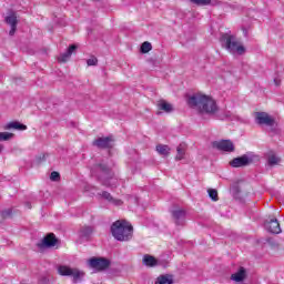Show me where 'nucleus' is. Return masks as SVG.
Segmentation results:
<instances>
[{
	"instance_id": "a878e982",
	"label": "nucleus",
	"mask_w": 284,
	"mask_h": 284,
	"mask_svg": "<svg viewBox=\"0 0 284 284\" xmlns=\"http://www.w3.org/2000/svg\"><path fill=\"white\" fill-rule=\"evenodd\" d=\"M152 50V43L145 41L142 43L141 45V52L142 54H148V52H150Z\"/></svg>"
},
{
	"instance_id": "39448f33",
	"label": "nucleus",
	"mask_w": 284,
	"mask_h": 284,
	"mask_svg": "<svg viewBox=\"0 0 284 284\" xmlns=\"http://www.w3.org/2000/svg\"><path fill=\"white\" fill-rule=\"evenodd\" d=\"M58 274H60V276H71L73 283H81L82 276H85V273L79 268H72L65 265L58 266Z\"/></svg>"
},
{
	"instance_id": "2f4dec72",
	"label": "nucleus",
	"mask_w": 284,
	"mask_h": 284,
	"mask_svg": "<svg viewBox=\"0 0 284 284\" xmlns=\"http://www.w3.org/2000/svg\"><path fill=\"white\" fill-rule=\"evenodd\" d=\"M50 179L52 181H59V179H61V175L59 174V172L53 171V172H51Z\"/></svg>"
},
{
	"instance_id": "9b49d317",
	"label": "nucleus",
	"mask_w": 284,
	"mask_h": 284,
	"mask_svg": "<svg viewBox=\"0 0 284 284\" xmlns=\"http://www.w3.org/2000/svg\"><path fill=\"white\" fill-rule=\"evenodd\" d=\"M57 243H59V240H57V236L53 233H50L44 236L41 242L38 243V247L40 250H43L45 247H54Z\"/></svg>"
},
{
	"instance_id": "20e7f679",
	"label": "nucleus",
	"mask_w": 284,
	"mask_h": 284,
	"mask_svg": "<svg viewBox=\"0 0 284 284\" xmlns=\"http://www.w3.org/2000/svg\"><path fill=\"white\" fill-rule=\"evenodd\" d=\"M256 161H258V155L248 152L242 156L234 158L230 162V165L231 168H247V165H252V163H256Z\"/></svg>"
},
{
	"instance_id": "cd10ccee",
	"label": "nucleus",
	"mask_w": 284,
	"mask_h": 284,
	"mask_svg": "<svg viewBox=\"0 0 284 284\" xmlns=\"http://www.w3.org/2000/svg\"><path fill=\"white\" fill-rule=\"evenodd\" d=\"M190 2L194 3V6H210L212 0H190Z\"/></svg>"
},
{
	"instance_id": "f03ea898",
	"label": "nucleus",
	"mask_w": 284,
	"mask_h": 284,
	"mask_svg": "<svg viewBox=\"0 0 284 284\" xmlns=\"http://www.w3.org/2000/svg\"><path fill=\"white\" fill-rule=\"evenodd\" d=\"M133 232L134 227L125 220H118L111 225V234L115 241H130Z\"/></svg>"
},
{
	"instance_id": "c85d7f7f",
	"label": "nucleus",
	"mask_w": 284,
	"mask_h": 284,
	"mask_svg": "<svg viewBox=\"0 0 284 284\" xmlns=\"http://www.w3.org/2000/svg\"><path fill=\"white\" fill-rule=\"evenodd\" d=\"M14 136L13 133L10 132H0V141H10Z\"/></svg>"
},
{
	"instance_id": "393cba45",
	"label": "nucleus",
	"mask_w": 284,
	"mask_h": 284,
	"mask_svg": "<svg viewBox=\"0 0 284 284\" xmlns=\"http://www.w3.org/2000/svg\"><path fill=\"white\" fill-rule=\"evenodd\" d=\"M278 163H281V158L271 154L267 158V165H270V168H274V165H278Z\"/></svg>"
},
{
	"instance_id": "412c9836",
	"label": "nucleus",
	"mask_w": 284,
	"mask_h": 284,
	"mask_svg": "<svg viewBox=\"0 0 284 284\" xmlns=\"http://www.w3.org/2000/svg\"><path fill=\"white\" fill-rule=\"evenodd\" d=\"M155 150L158 153L161 154V156H170V152L172 149H170L166 144H158L155 146Z\"/></svg>"
},
{
	"instance_id": "4468645a",
	"label": "nucleus",
	"mask_w": 284,
	"mask_h": 284,
	"mask_svg": "<svg viewBox=\"0 0 284 284\" xmlns=\"http://www.w3.org/2000/svg\"><path fill=\"white\" fill-rule=\"evenodd\" d=\"M156 108L159 110L156 114H161V112H165L166 114L174 112V106L165 100H159L156 102Z\"/></svg>"
},
{
	"instance_id": "dca6fc26",
	"label": "nucleus",
	"mask_w": 284,
	"mask_h": 284,
	"mask_svg": "<svg viewBox=\"0 0 284 284\" xmlns=\"http://www.w3.org/2000/svg\"><path fill=\"white\" fill-rule=\"evenodd\" d=\"M77 44H72L68 48L67 52L62 53L59 58L58 61L60 63H67V61H70V57H72V53L77 50Z\"/></svg>"
},
{
	"instance_id": "5701e85b",
	"label": "nucleus",
	"mask_w": 284,
	"mask_h": 284,
	"mask_svg": "<svg viewBox=\"0 0 284 284\" xmlns=\"http://www.w3.org/2000/svg\"><path fill=\"white\" fill-rule=\"evenodd\" d=\"M174 280L172 278V275H160L156 281L155 284H173Z\"/></svg>"
},
{
	"instance_id": "0eeeda50",
	"label": "nucleus",
	"mask_w": 284,
	"mask_h": 284,
	"mask_svg": "<svg viewBox=\"0 0 284 284\" xmlns=\"http://www.w3.org/2000/svg\"><path fill=\"white\" fill-rule=\"evenodd\" d=\"M255 122L257 125H266L267 128H274L276 120L267 112H256Z\"/></svg>"
},
{
	"instance_id": "423d86ee",
	"label": "nucleus",
	"mask_w": 284,
	"mask_h": 284,
	"mask_svg": "<svg viewBox=\"0 0 284 284\" xmlns=\"http://www.w3.org/2000/svg\"><path fill=\"white\" fill-rule=\"evenodd\" d=\"M94 171L98 172L97 176H98V179H100V181H102L103 185H110L105 181H108L109 179H112V176L114 174L112 173V170H110V168H108V165L97 164L94 166Z\"/></svg>"
},
{
	"instance_id": "f8f14e48",
	"label": "nucleus",
	"mask_w": 284,
	"mask_h": 284,
	"mask_svg": "<svg viewBox=\"0 0 284 284\" xmlns=\"http://www.w3.org/2000/svg\"><path fill=\"white\" fill-rule=\"evenodd\" d=\"M6 23L11 27L9 31L10 37H14V32H17V24L19 23L17 20V13H9V16L6 17Z\"/></svg>"
},
{
	"instance_id": "2eb2a0df",
	"label": "nucleus",
	"mask_w": 284,
	"mask_h": 284,
	"mask_svg": "<svg viewBox=\"0 0 284 284\" xmlns=\"http://www.w3.org/2000/svg\"><path fill=\"white\" fill-rule=\"evenodd\" d=\"M172 219L175 225H183V221H185V210L183 209H175L171 212Z\"/></svg>"
},
{
	"instance_id": "c756f323",
	"label": "nucleus",
	"mask_w": 284,
	"mask_h": 284,
	"mask_svg": "<svg viewBox=\"0 0 284 284\" xmlns=\"http://www.w3.org/2000/svg\"><path fill=\"white\" fill-rule=\"evenodd\" d=\"M2 221H6V219H10L12 216V209H7L2 212H0Z\"/></svg>"
},
{
	"instance_id": "7c9ffc66",
	"label": "nucleus",
	"mask_w": 284,
	"mask_h": 284,
	"mask_svg": "<svg viewBox=\"0 0 284 284\" xmlns=\"http://www.w3.org/2000/svg\"><path fill=\"white\" fill-rule=\"evenodd\" d=\"M87 65L89 67L99 65V59H97V57H91L90 59L87 60Z\"/></svg>"
},
{
	"instance_id": "1a4fd4ad",
	"label": "nucleus",
	"mask_w": 284,
	"mask_h": 284,
	"mask_svg": "<svg viewBox=\"0 0 284 284\" xmlns=\"http://www.w3.org/2000/svg\"><path fill=\"white\" fill-rule=\"evenodd\" d=\"M213 148L215 150H220V152H234V142L231 140H220V141H214L212 143Z\"/></svg>"
},
{
	"instance_id": "f3484780",
	"label": "nucleus",
	"mask_w": 284,
	"mask_h": 284,
	"mask_svg": "<svg viewBox=\"0 0 284 284\" xmlns=\"http://www.w3.org/2000/svg\"><path fill=\"white\" fill-rule=\"evenodd\" d=\"M93 232H94V229L92 226H82L79 232L80 239H84L85 241H89Z\"/></svg>"
},
{
	"instance_id": "72a5a7b5",
	"label": "nucleus",
	"mask_w": 284,
	"mask_h": 284,
	"mask_svg": "<svg viewBox=\"0 0 284 284\" xmlns=\"http://www.w3.org/2000/svg\"><path fill=\"white\" fill-rule=\"evenodd\" d=\"M275 85H281V81L274 80Z\"/></svg>"
},
{
	"instance_id": "f257e3e1",
	"label": "nucleus",
	"mask_w": 284,
	"mask_h": 284,
	"mask_svg": "<svg viewBox=\"0 0 284 284\" xmlns=\"http://www.w3.org/2000/svg\"><path fill=\"white\" fill-rule=\"evenodd\" d=\"M186 103L203 119H205V116H214V114L219 112L216 101L205 94L195 93L187 98Z\"/></svg>"
},
{
	"instance_id": "7ed1b4c3",
	"label": "nucleus",
	"mask_w": 284,
	"mask_h": 284,
	"mask_svg": "<svg viewBox=\"0 0 284 284\" xmlns=\"http://www.w3.org/2000/svg\"><path fill=\"white\" fill-rule=\"evenodd\" d=\"M223 48L230 52V54H240L242 55L245 52V47L239 42V39L235 36L230 33L222 34L220 39Z\"/></svg>"
},
{
	"instance_id": "f704fd0d",
	"label": "nucleus",
	"mask_w": 284,
	"mask_h": 284,
	"mask_svg": "<svg viewBox=\"0 0 284 284\" xmlns=\"http://www.w3.org/2000/svg\"><path fill=\"white\" fill-rule=\"evenodd\" d=\"M0 152H3V145L0 144Z\"/></svg>"
},
{
	"instance_id": "ddd939ff",
	"label": "nucleus",
	"mask_w": 284,
	"mask_h": 284,
	"mask_svg": "<svg viewBox=\"0 0 284 284\" xmlns=\"http://www.w3.org/2000/svg\"><path fill=\"white\" fill-rule=\"evenodd\" d=\"M265 230L270 232L271 234H281V224L278 223V220L272 219L268 222H265Z\"/></svg>"
},
{
	"instance_id": "6e6552de",
	"label": "nucleus",
	"mask_w": 284,
	"mask_h": 284,
	"mask_svg": "<svg viewBox=\"0 0 284 284\" xmlns=\"http://www.w3.org/2000/svg\"><path fill=\"white\" fill-rule=\"evenodd\" d=\"M89 265L98 272H103V270H108V267H110L111 262L105 257H93L89 261Z\"/></svg>"
},
{
	"instance_id": "6ab92c4d",
	"label": "nucleus",
	"mask_w": 284,
	"mask_h": 284,
	"mask_svg": "<svg viewBox=\"0 0 284 284\" xmlns=\"http://www.w3.org/2000/svg\"><path fill=\"white\" fill-rule=\"evenodd\" d=\"M101 196L102 199H105V201H109V203H112L113 205H123V201L112 197V194H110L108 191L102 192Z\"/></svg>"
},
{
	"instance_id": "aec40b11",
	"label": "nucleus",
	"mask_w": 284,
	"mask_h": 284,
	"mask_svg": "<svg viewBox=\"0 0 284 284\" xmlns=\"http://www.w3.org/2000/svg\"><path fill=\"white\" fill-rule=\"evenodd\" d=\"M4 130H28V126L24 124H21L19 122H9L6 126Z\"/></svg>"
},
{
	"instance_id": "4be33fe9",
	"label": "nucleus",
	"mask_w": 284,
	"mask_h": 284,
	"mask_svg": "<svg viewBox=\"0 0 284 284\" xmlns=\"http://www.w3.org/2000/svg\"><path fill=\"white\" fill-rule=\"evenodd\" d=\"M143 265H146V267H154L156 266V258L152 255H144L142 260Z\"/></svg>"
},
{
	"instance_id": "473e14b6",
	"label": "nucleus",
	"mask_w": 284,
	"mask_h": 284,
	"mask_svg": "<svg viewBox=\"0 0 284 284\" xmlns=\"http://www.w3.org/2000/svg\"><path fill=\"white\" fill-rule=\"evenodd\" d=\"M26 206L28 207V210H32V204H30V202H26Z\"/></svg>"
},
{
	"instance_id": "9d476101",
	"label": "nucleus",
	"mask_w": 284,
	"mask_h": 284,
	"mask_svg": "<svg viewBox=\"0 0 284 284\" xmlns=\"http://www.w3.org/2000/svg\"><path fill=\"white\" fill-rule=\"evenodd\" d=\"M93 145L100 150H110L114 145V138L112 135L106 138H98L93 141Z\"/></svg>"
},
{
	"instance_id": "a211bd4d",
	"label": "nucleus",
	"mask_w": 284,
	"mask_h": 284,
	"mask_svg": "<svg viewBox=\"0 0 284 284\" xmlns=\"http://www.w3.org/2000/svg\"><path fill=\"white\" fill-rule=\"evenodd\" d=\"M231 280L235 281V283H241L245 281V268L240 267L239 272L231 275Z\"/></svg>"
},
{
	"instance_id": "bb28decb",
	"label": "nucleus",
	"mask_w": 284,
	"mask_h": 284,
	"mask_svg": "<svg viewBox=\"0 0 284 284\" xmlns=\"http://www.w3.org/2000/svg\"><path fill=\"white\" fill-rule=\"evenodd\" d=\"M207 192L212 201H219V191H216L215 189H209Z\"/></svg>"
},
{
	"instance_id": "b1692460",
	"label": "nucleus",
	"mask_w": 284,
	"mask_h": 284,
	"mask_svg": "<svg viewBox=\"0 0 284 284\" xmlns=\"http://www.w3.org/2000/svg\"><path fill=\"white\" fill-rule=\"evenodd\" d=\"M176 152L175 161H183V159H185V144H179Z\"/></svg>"
}]
</instances>
